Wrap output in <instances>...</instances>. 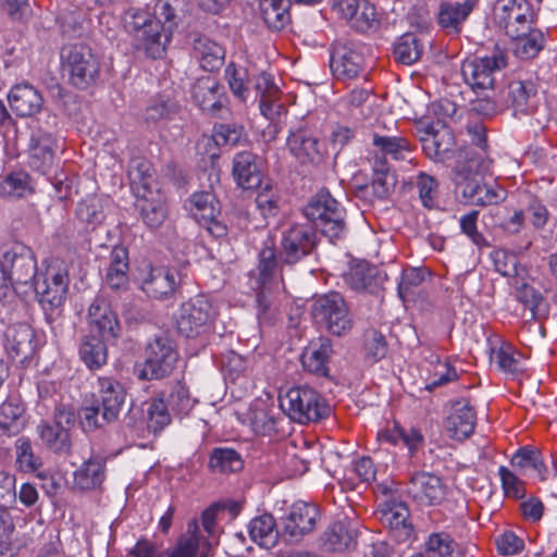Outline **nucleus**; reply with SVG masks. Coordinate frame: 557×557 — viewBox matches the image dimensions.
I'll list each match as a JSON object with an SVG mask.
<instances>
[{
    "instance_id": "f257e3e1",
    "label": "nucleus",
    "mask_w": 557,
    "mask_h": 557,
    "mask_svg": "<svg viewBox=\"0 0 557 557\" xmlns=\"http://www.w3.org/2000/svg\"><path fill=\"white\" fill-rule=\"evenodd\" d=\"M61 67L69 83L85 90L100 76V59L91 47L84 42L67 44L60 53Z\"/></svg>"
},
{
    "instance_id": "f03ea898",
    "label": "nucleus",
    "mask_w": 557,
    "mask_h": 557,
    "mask_svg": "<svg viewBox=\"0 0 557 557\" xmlns=\"http://www.w3.org/2000/svg\"><path fill=\"white\" fill-rule=\"evenodd\" d=\"M280 407L292 421L299 424L318 422L331 413L325 398L308 385L294 386L281 395Z\"/></svg>"
},
{
    "instance_id": "7ed1b4c3",
    "label": "nucleus",
    "mask_w": 557,
    "mask_h": 557,
    "mask_svg": "<svg viewBox=\"0 0 557 557\" xmlns=\"http://www.w3.org/2000/svg\"><path fill=\"white\" fill-rule=\"evenodd\" d=\"M124 28L134 34L137 47L144 49L152 59L161 58L170 42L169 30L162 32V25L153 22L150 14L143 9L129 8L123 15Z\"/></svg>"
},
{
    "instance_id": "20e7f679",
    "label": "nucleus",
    "mask_w": 557,
    "mask_h": 557,
    "mask_svg": "<svg viewBox=\"0 0 557 557\" xmlns=\"http://www.w3.org/2000/svg\"><path fill=\"white\" fill-rule=\"evenodd\" d=\"M304 213L331 240L341 238L346 231L345 208L325 188L311 197Z\"/></svg>"
},
{
    "instance_id": "39448f33",
    "label": "nucleus",
    "mask_w": 557,
    "mask_h": 557,
    "mask_svg": "<svg viewBox=\"0 0 557 557\" xmlns=\"http://www.w3.org/2000/svg\"><path fill=\"white\" fill-rule=\"evenodd\" d=\"M314 321L336 336L348 334L354 326V315L342 294L330 292L318 296L312 305Z\"/></svg>"
},
{
    "instance_id": "423d86ee",
    "label": "nucleus",
    "mask_w": 557,
    "mask_h": 557,
    "mask_svg": "<svg viewBox=\"0 0 557 557\" xmlns=\"http://www.w3.org/2000/svg\"><path fill=\"white\" fill-rule=\"evenodd\" d=\"M218 310L205 295H197L180 307L176 318L177 331L188 337L196 338L211 332Z\"/></svg>"
},
{
    "instance_id": "0eeeda50",
    "label": "nucleus",
    "mask_w": 557,
    "mask_h": 557,
    "mask_svg": "<svg viewBox=\"0 0 557 557\" xmlns=\"http://www.w3.org/2000/svg\"><path fill=\"white\" fill-rule=\"evenodd\" d=\"M178 360L173 341L166 334H159L148 341L145 361L138 372L140 380H160L170 375Z\"/></svg>"
},
{
    "instance_id": "6e6552de",
    "label": "nucleus",
    "mask_w": 557,
    "mask_h": 557,
    "mask_svg": "<svg viewBox=\"0 0 557 557\" xmlns=\"http://www.w3.org/2000/svg\"><path fill=\"white\" fill-rule=\"evenodd\" d=\"M403 493L417 506L432 507L446 498L447 485L442 476L433 472L414 470L409 473Z\"/></svg>"
},
{
    "instance_id": "1a4fd4ad",
    "label": "nucleus",
    "mask_w": 557,
    "mask_h": 557,
    "mask_svg": "<svg viewBox=\"0 0 557 557\" xmlns=\"http://www.w3.org/2000/svg\"><path fill=\"white\" fill-rule=\"evenodd\" d=\"M506 58L496 52L483 58L466 60L461 66L465 82L476 94L493 91L495 74L506 66Z\"/></svg>"
},
{
    "instance_id": "9d476101",
    "label": "nucleus",
    "mask_w": 557,
    "mask_h": 557,
    "mask_svg": "<svg viewBox=\"0 0 557 557\" xmlns=\"http://www.w3.org/2000/svg\"><path fill=\"white\" fill-rule=\"evenodd\" d=\"M318 245V236L308 224H294L283 231L280 243V259L285 264H296L310 256Z\"/></svg>"
},
{
    "instance_id": "9b49d317",
    "label": "nucleus",
    "mask_w": 557,
    "mask_h": 557,
    "mask_svg": "<svg viewBox=\"0 0 557 557\" xmlns=\"http://www.w3.org/2000/svg\"><path fill=\"white\" fill-rule=\"evenodd\" d=\"M188 210L199 225L212 237L220 239L227 235V226L220 220V202L211 191L194 193L188 199Z\"/></svg>"
},
{
    "instance_id": "f8f14e48",
    "label": "nucleus",
    "mask_w": 557,
    "mask_h": 557,
    "mask_svg": "<svg viewBox=\"0 0 557 557\" xmlns=\"http://www.w3.org/2000/svg\"><path fill=\"white\" fill-rule=\"evenodd\" d=\"M38 301L45 311L60 308L69 289V275L64 269L49 267L45 274L32 283Z\"/></svg>"
},
{
    "instance_id": "ddd939ff",
    "label": "nucleus",
    "mask_w": 557,
    "mask_h": 557,
    "mask_svg": "<svg viewBox=\"0 0 557 557\" xmlns=\"http://www.w3.org/2000/svg\"><path fill=\"white\" fill-rule=\"evenodd\" d=\"M3 271L7 273L8 292L10 287L27 285L36 278V260L32 250L20 244H13L2 255Z\"/></svg>"
},
{
    "instance_id": "4468645a",
    "label": "nucleus",
    "mask_w": 557,
    "mask_h": 557,
    "mask_svg": "<svg viewBox=\"0 0 557 557\" xmlns=\"http://www.w3.org/2000/svg\"><path fill=\"white\" fill-rule=\"evenodd\" d=\"M422 148L428 158L435 162L450 159L458 161V150H455L456 139L453 131L440 122L428 124L419 129Z\"/></svg>"
},
{
    "instance_id": "2eb2a0df",
    "label": "nucleus",
    "mask_w": 557,
    "mask_h": 557,
    "mask_svg": "<svg viewBox=\"0 0 557 557\" xmlns=\"http://www.w3.org/2000/svg\"><path fill=\"white\" fill-rule=\"evenodd\" d=\"M492 161L481 154H473L469 161L458 159L453 170V181L460 189L462 197L473 205L481 186L479 177L490 171Z\"/></svg>"
},
{
    "instance_id": "dca6fc26",
    "label": "nucleus",
    "mask_w": 557,
    "mask_h": 557,
    "mask_svg": "<svg viewBox=\"0 0 557 557\" xmlns=\"http://www.w3.org/2000/svg\"><path fill=\"white\" fill-rule=\"evenodd\" d=\"M532 10L527 0H497L494 18L508 36H519L532 24Z\"/></svg>"
},
{
    "instance_id": "f3484780",
    "label": "nucleus",
    "mask_w": 557,
    "mask_h": 557,
    "mask_svg": "<svg viewBox=\"0 0 557 557\" xmlns=\"http://www.w3.org/2000/svg\"><path fill=\"white\" fill-rule=\"evenodd\" d=\"M87 321L90 334H96L103 339L116 341L121 334L117 315L102 296H97L90 304Z\"/></svg>"
},
{
    "instance_id": "a211bd4d",
    "label": "nucleus",
    "mask_w": 557,
    "mask_h": 557,
    "mask_svg": "<svg viewBox=\"0 0 557 557\" xmlns=\"http://www.w3.org/2000/svg\"><path fill=\"white\" fill-rule=\"evenodd\" d=\"M190 92L193 101L203 112L220 115L225 109L227 98L224 88L212 75H205L196 79Z\"/></svg>"
},
{
    "instance_id": "6ab92c4d",
    "label": "nucleus",
    "mask_w": 557,
    "mask_h": 557,
    "mask_svg": "<svg viewBox=\"0 0 557 557\" xmlns=\"http://www.w3.org/2000/svg\"><path fill=\"white\" fill-rule=\"evenodd\" d=\"M330 67L337 79H354L366 70L363 52L354 45L336 46L331 53Z\"/></svg>"
},
{
    "instance_id": "aec40b11",
    "label": "nucleus",
    "mask_w": 557,
    "mask_h": 557,
    "mask_svg": "<svg viewBox=\"0 0 557 557\" xmlns=\"http://www.w3.org/2000/svg\"><path fill=\"white\" fill-rule=\"evenodd\" d=\"M318 518L319 510L315 506L304 502L295 503L283 520V536L289 542H298L314 529Z\"/></svg>"
},
{
    "instance_id": "412c9836",
    "label": "nucleus",
    "mask_w": 557,
    "mask_h": 557,
    "mask_svg": "<svg viewBox=\"0 0 557 557\" xmlns=\"http://www.w3.org/2000/svg\"><path fill=\"white\" fill-rule=\"evenodd\" d=\"M503 100L515 115L533 114L539 104L536 85L531 81L510 82L503 92Z\"/></svg>"
},
{
    "instance_id": "4be33fe9",
    "label": "nucleus",
    "mask_w": 557,
    "mask_h": 557,
    "mask_svg": "<svg viewBox=\"0 0 557 557\" xmlns=\"http://www.w3.org/2000/svg\"><path fill=\"white\" fill-rule=\"evenodd\" d=\"M338 10L360 33H368L380 26L376 9L368 0H339Z\"/></svg>"
},
{
    "instance_id": "5701e85b",
    "label": "nucleus",
    "mask_w": 557,
    "mask_h": 557,
    "mask_svg": "<svg viewBox=\"0 0 557 557\" xmlns=\"http://www.w3.org/2000/svg\"><path fill=\"white\" fill-rule=\"evenodd\" d=\"M286 145L290 154L301 164H319L323 160V145L305 129L290 132Z\"/></svg>"
},
{
    "instance_id": "b1692460",
    "label": "nucleus",
    "mask_w": 557,
    "mask_h": 557,
    "mask_svg": "<svg viewBox=\"0 0 557 557\" xmlns=\"http://www.w3.org/2000/svg\"><path fill=\"white\" fill-rule=\"evenodd\" d=\"M475 421V412L469 403L457 400L451 404L444 426L450 438L462 441L473 433Z\"/></svg>"
},
{
    "instance_id": "393cba45",
    "label": "nucleus",
    "mask_w": 557,
    "mask_h": 557,
    "mask_svg": "<svg viewBox=\"0 0 557 557\" xmlns=\"http://www.w3.org/2000/svg\"><path fill=\"white\" fill-rule=\"evenodd\" d=\"M233 177L243 189L261 187L262 168L259 158L250 151H242L233 159Z\"/></svg>"
},
{
    "instance_id": "a878e982",
    "label": "nucleus",
    "mask_w": 557,
    "mask_h": 557,
    "mask_svg": "<svg viewBox=\"0 0 557 557\" xmlns=\"http://www.w3.org/2000/svg\"><path fill=\"white\" fill-rule=\"evenodd\" d=\"M333 352L331 339L320 337L304 350L301 364L307 372L317 376L327 377L330 375L329 363Z\"/></svg>"
},
{
    "instance_id": "bb28decb",
    "label": "nucleus",
    "mask_w": 557,
    "mask_h": 557,
    "mask_svg": "<svg viewBox=\"0 0 557 557\" xmlns=\"http://www.w3.org/2000/svg\"><path fill=\"white\" fill-rule=\"evenodd\" d=\"M98 393L101 401L102 419L114 422L126 397L123 385L112 377L102 376L98 379Z\"/></svg>"
},
{
    "instance_id": "cd10ccee",
    "label": "nucleus",
    "mask_w": 557,
    "mask_h": 557,
    "mask_svg": "<svg viewBox=\"0 0 557 557\" xmlns=\"http://www.w3.org/2000/svg\"><path fill=\"white\" fill-rule=\"evenodd\" d=\"M479 0H463L462 2H442L437 13L438 25L448 34H459Z\"/></svg>"
},
{
    "instance_id": "c85d7f7f",
    "label": "nucleus",
    "mask_w": 557,
    "mask_h": 557,
    "mask_svg": "<svg viewBox=\"0 0 557 557\" xmlns=\"http://www.w3.org/2000/svg\"><path fill=\"white\" fill-rule=\"evenodd\" d=\"M128 251L123 246H114L104 265V284L114 290L125 289L128 285Z\"/></svg>"
},
{
    "instance_id": "c756f323",
    "label": "nucleus",
    "mask_w": 557,
    "mask_h": 557,
    "mask_svg": "<svg viewBox=\"0 0 557 557\" xmlns=\"http://www.w3.org/2000/svg\"><path fill=\"white\" fill-rule=\"evenodd\" d=\"M29 166L42 174L49 173L54 164V153L59 148L58 140L50 133L39 132L34 135Z\"/></svg>"
},
{
    "instance_id": "7c9ffc66",
    "label": "nucleus",
    "mask_w": 557,
    "mask_h": 557,
    "mask_svg": "<svg viewBox=\"0 0 557 557\" xmlns=\"http://www.w3.org/2000/svg\"><path fill=\"white\" fill-rule=\"evenodd\" d=\"M176 275L166 268H151L141 282V289L154 299H166L174 295L176 289Z\"/></svg>"
},
{
    "instance_id": "2f4dec72",
    "label": "nucleus",
    "mask_w": 557,
    "mask_h": 557,
    "mask_svg": "<svg viewBox=\"0 0 557 557\" xmlns=\"http://www.w3.org/2000/svg\"><path fill=\"white\" fill-rule=\"evenodd\" d=\"M11 109L20 116H32L42 107V97L29 84H16L8 95Z\"/></svg>"
},
{
    "instance_id": "473e14b6",
    "label": "nucleus",
    "mask_w": 557,
    "mask_h": 557,
    "mask_svg": "<svg viewBox=\"0 0 557 557\" xmlns=\"http://www.w3.org/2000/svg\"><path fill=\"white\" fill-rule=\"evenodd\" d=\"M34 332L29 325L17 323L9 325L3 333V347L9 357L27 358L33 351Z\"/></svg>"
},
{
    "instance_id": "72a5a7b5",
    "label": "nucleus",
    "mask_w": 557,
    "mask_h": 557,
    "mask_svg": "<svg viewBox=\"0 0 557 557\" xmlns=\"http://www.w3.org/2000/svg\"><path fill=\"white\" fill-rule=\"evenodd\" d=\"M135 206L143 221L150 228L159 227L166 218L165 200L158 190L137 195Z\"/></svg>"
},
{
    "instance_id": "f704fd0d",
    "label": "nucleus",
    "mask_w": 557,
    "mask_h": 557,
    "mask_svg": "<svg viewBox=\"0 0 557 557\" xmlns=\"http://www.w3.org/2000/svg\"><path fill=\"white\" fill-rule=\"evenodd\" d=\"M106 480V459L91 456L74 472V484L82 491L101 487Z\"/></svg>"
},
{
    "instance_id": "c9c22d12",
    "label": "nucleus",
    "mask_w": 557,
    "mask_h": 557,
    "mask_svg": "<svg viewBox=\"0 0 557 557\" xmlns=\"http://www.w3.org/2000/svg\"><path fill=\"white\" fill-rule=\"evenodd\" d=\"M357 532L347 520L332 523L322 536V546L327 552H344L356 543Z\"/></svg>"
},
{
    "instance_id": "e433bc0d",
    "label": "nucleus",
    "mask_w": 557,
    "mask_h": 557,
    "mask_svg": "<svg viewBox=\"0 0 557 557\" xmlns=\"http://www.w3.org/2000/svg\"><path fill=\"white\" fill-rule=\"evenodd\" d=\"M372 145L374 148V156L384 158L387 157L393 160H407L411 153V145L405 137L373 134Z\"/></svg>"
},
{
    "instance_id": "4c0bfd02",
    "label": "nucleus",
    "mask_w": 557,
    "mask_h": 557,
    "mask_svg": "<svg viewBox=\"0 0 557 557\" xmlns=\"http://www.w3.org/2000/svg\"><path fill=\"white\" fill-rule=\"evenodd\" d=\"M112 341L103 339L96 334H87L82 338L79 345V357L90 370H98L108 361L107 343Z\"/></svg>"
},
{
    "instance_id": "58836bf2",
    "label": "nucleus",
    "mask_w": 557,
    "mask_h": 557,
    "mask_svg": "<svg viewBox=\"0 0 557 557\" xmlns=\"http://www.w3.org/2000/svg\"><path fill=\"white\" fill-rule=\"evenodd\" d=\"M519 36H509L513 40V52L522 60L535 58L544 48V35L539 29L531 28L529 25L524 30H518Z\"/></svg>"
},
{
    "instance_id": "ea45409f",
    "label": "nucleus",
    "mask_w": 557,
    "mask_h": 557,
    "mask_svg": "<svg viewBox=\"0 0 557 557\" xmlns=\"http://www.w3.org/2000/svg\"><path fill=\"white\" fill-rule=\"evenodd\" d=\"M37 433L44 445L55 454H67L71 450V438L66 428L50 422H41Z\"/></svg>"
},
{
    "instance_id": "a19ab883",
    "label": "nucleus",
    "mask_w": 557,
    "mask_h": 557,
    "mask_svg": "<svg viewBox=\"0 0 557 557\" xmlns=\"http://www.w3.org/2000/svg\"><path fill=\"white\" fill-rule=\"evenodd\" d=\"M373 178L371 188L377 199H385L389 196L396 185V175L389 170L384 158L372 157L371 159Z\"/></svg>"
},
{
    "instance_id": "79ce46f5",
    "label": "nucleus",
    "mask_w": 557,
    "mask_h": 557,
    "mask_svg": "<svg viewBox=\"0 0 557 557\" xmlns=\"http://www.w3.org/2000/svg\"><path fill=\"white\" fill-rule=\"evenodd\" d=\"M376 270L366 261L352 263L343 274L344 282L354 290L373 292L376 287Z\"/></svg>"
},
{
    "instance_id": "37998d69",
    "label": "nucleus",
    "mask_w": 557,
    "mask_h": 557,
    "mask_svg": "<svg viewBox=\"0 0 557 557\" xmlns=\"http://www.w3.org/2000/svg\"><path fill=\"white\" fill-rule=\"evenodd\" d=\"M236 414L238 420L249 425L256 434L268 435L274 430V418L261 401L251 405L245 413Z\"/></svg>"
},
{
    "instance_id": "c03bdc74",
    "label": "nucleus",
    "mask_w": 557,
    "mask_h": 557,
    "mask_svg": "<svg viewBox=\"0 0 557 557\" xmlns=\"http://www.w3.org/2000/svg\"><path fill=\"white\" fill-rule=\"evenodd\" d=\"M194 54L202 69L212 71L222 64L223 48L207 36H199L194 40Z\"/></svg>"
},
{
    "instance_id": "a18cd8bd",
    "label": "nucleus",
    "mask_w": 557,
    "mask_h": 557,
    "mask_svg": "<svg viewBox=\"0 0 557 557\" xmlns=\"http://www.w3.org/2000/svg\"><path fill=\"white\" fill-rule=\"evenodd\" d=\"M249 534L258 545L265 548L273 547L278 539L273 516L265 513L252 519L249 523Z\"/></svg>"
},
{
    "instance_id": "49530a36",
    "label": "nucleus",
    "mask_w": 557,
    "mask_h": 557,
    "mask_svg": "<svg viewBox=\"0 0 557 557\" xmlns=\"http://www.w3.org/2000/svg\"><path fill=\"white\" fill-rule=\"evenodd\" d=\"M208 467L214 473H233L243 469L244 461L235 449L215 447L210 453Z\"/></svg>"
},
{
    "instance_id": "de8ad7c7",
    "label": "nucleus",
    "mask_w": 557,
    "mask_h": 557,
    "mask_svg": "<svg viewBox=\"0 0 557 557\" xmlns=\"http://www.w3.org/2000/svg\"><path fill=\"white\" fill-rule=\"evenodd\" d=\"M128 176L137 195L153 191L154 170L148 160L133 159L128 166Z\"/></svg>"
},
{
    "instance_id": "09e8293b",
    "label": "nucleus",
    "mask_w": 557,
    "mask_h": 557,
    "mask_svg": "<svg viewBox=\"0 0 557 557\" xmlns=\"http://www.w3.org/2000/svg\"><path fill=\"white\" fill-rule=\"evenodd\" d=\"M423 45L414 34L407 33L400 36L394 45L395 60L404 65H411L420 60Z\"/></svg>"
},
{
    "instance_id": "8fccbe9b",
    "label": "nucleus",
    "mask_w": 557,
    "mask_h": 557,
    "mask_svg": "<svg viewBox=\"0 0 557 557\" xmlns=\"http://www.w3.org/2000/svg\"><path fill=\"white\" fill-rule=\"evenodd\" d=\"M290 2L259 1V9L264 23L269 28L280 30L289 21Z\"/></svg>"
},
{
    "instance_id": "3c124183",
    "label": "nucleus",
    "mask_w": 557,
    "mask_h": 557,
    "mask_svg": "<svg viewBox=\"0 0 557 557\" xmlns=\"http://www.w3.org/2000/svg\"><path fill=\"white\" fill-rule=\"evenodd\" d=\"M284 263L277 259L274 247H264L259 252V262L257 267L258 283L262 288L267 287L277 274L280 267Z\"/></svg>"
},
{
    "instance_id": "603ef678",
    "label": "nucleus",
    "mask_w": 557,
    "mask_h": 557,
    "mask_svg": "<svg viewBox=\"0 0 557 557\" xmlns=\"http://www.w3.org/2000/svg\"><path fill=\"white\" fill-rule=\"evenodd\" d=\"M409 510L405 504H398L389 508L383 515V520L396 532L399 540H407L412 534V527L407 522Z\"/></svg>"
},
{
    "instance_id": "864d4df0",
    "label": "nucleus",
    "mask_w": 557,
    "mask_h": 557,
    "mask_svg": "<svg viewBox=\"0 0 557 557\" xmlns=\"http://www.w3.org/2000/svg\"><path fill=\"white\" fill-rule=\"evenodd\" d=\"M24 407L15 400H7L0 406V429L9 435L16 434L23 426Z\"/></svg>"
},
{
    "instance_id": "5fc2aeb1",
    "label": "nucleus",
    "mask_w": 557,
    "mask_h": 557,
    "mask_svg": "<svg viewBox=\"0 0 557 557\" xmlns=\"http://www.w3.org/2000/svg\"><path fill=\"white\" fill-rule=\"evenodd\" d=\"M76 216L91 227L101 224L104 220L102 199L96 195L83 199L76 207Z\"/></svg>"
},
{
    "instance_id": "6e6d98bb",
    "label": "nucleus",
    "mask_w": 557,
    "mask_h": 557,
    "mask_svg": "<svg viewBox=\"0 0 557 557\" xmlns=\"http://www.w3.org/2000/svg\"><path fill=\"white\" fill-rule=\"evenodd\" d=\"M432 358L431 364L433 369L426 377V384L424 387L429 392L458 379L456 369L448 362L441 361L437 356H432Z\"/></svg>"
},
{
    "instance_id": "4d7b16f0",
    "label": "nucleus",
    "mask_w": 557,
    "mask_h": 557,
    "mask_svg": "<svg viewBox=\"0 0 557 557\" xmlns=\"http://www.w3.org/2000/svg\"><path fill=\"white\" fill-rule=\"evenodd\" d=\"M198 531V522L191 520L187 525L186 534L178 537L177 544L169 557H197L199 549Z\"/></svg>"
},
{
    "instance_id": "13d9d810",
    "label": "nucleus",
    "mask_w": 557,
    "mask_h": 557,
    "mask_svg": "<svg viewBox=\"0 0 557 557\" xmlns=\"http://www.w3.org/2000/svg\"><path fill=\"white\" fill-rule=\"evenodd\" d=\"M170 409L177 416H187L196 404V399L191 398L189 391L182 382H176L166 398Z\"/></svg>"
},
{
    "instance_id": "bf43d9fd",
    "label": "nucleus",
    "mask_w": 557,
    "mask_h": 557,
    "mask_svg": "<svg viewBox=\"0 0 557 557\" xmlns=\"http://www.w3.org/2000/svg\"><path fill=\"white\" fill-rule=\"evenodd\" d=\"M16 467L25 473L35 472L41 467V460L35 456L30 441L21 437L15 443Z\"/></svg>"
},
{
    "instance_id": "052dcab7",
    "label": "nucleus",
    "mask_w": 557,
    "mask_h": 557,
    "mask_svg": "<svg viewBox=\"0 0 557 557\" xmlns=\"http://www.w3.org/2000/svg\"><path fill=\"white\" fill-rule=\"evenodd\" d=\"M178 106L176 101L166 95L156 97L146 109V119L158 122L170 120L176 114Z\"/></svg>"
},
{
    "instance_id": "680f3d73",
    "label": "nucleus",
    "mask_w": 557,
    "mask_h": 557,
    "mask_svg": "<svg viewBox=\"0 0 557 557\" xmlns=\"http://www.w3.org/2000/svg\"><path fill=\"white\" fill-rule=\"evenodd\" d=\"M29 176L25 172H14L0 183V194L4 197L21 198L29 194Z\"/></svg>"
},
{
    "instance_id": "e2e57ef3",
    "label": "nucleus",
    "mask_w": 557,
    "mask_h": 557,
    "mask_svg": "<svg viewBox=\"0 0 557 557\" xmlns=\"http://www.w3.org/2000/svg\"><path fill=\"white\" fill-rule=\"evenodd\" d=\"M363 349L366 357L372 362H376L386 356L388 345L385 336L380 331L370 329L363 334Z\"/></svg>"
},
{
    "instance_id": "0e129e2a",
    "label": "nucleus",
    "mask_w": 557,
    "mask_h": 557,
    "mask_svg": "<svg viewBox=\"0 0 557 557\" xmlns=\"http://www.w3.org/2000/svg\"><path fill=\"white\" fill-rule=\"evenodd\" d=\"M455 541L447 533H433L424 544L426 557H455Z\"/></svg>"
},
{
    "instance_id": "69168bd1",
    "label": "nucleus",
    "mask_w": 557,
    "mask_h": 557,
    "mask_svg": "<svg viewBox=\"0 0 557 557\" xmlns=\"http://www.w3.org/2000/svg\"><path fill=\"white\" fill-rule=\"evenodd\" d=\"M256 196V206L264 219L274 216L278 209V195L276 188L270 183L265 182Z\"/></svg>"
},
{
    "instance_id": "338daca9",
    "label": "nucleus",
    "mask_w": 557,
    "mask_h": 557,
    "mask_svg": "<svg viewBox=\"0 0 557 557\" xmlns=\"http://www.w3.org/2000/svg\"><path fill=\"white\" fill-rule=\"evenodd\" d=\"M169 405L163 398H153L147 409L148 426L154 433L160 432L171 423Z\"/></svg>"
},
{
    "instance_id": "774afa93",
    "label": "nucleus",
    "mask_w": 557,
    "mask_h": 557,
    "mask_svg": "<svg viewBox=\"0 0 557 557\" xmlns=\"http://www.w3.org/2000/svg\"><path fill=\"white\" fill-rule=\"evenodd\" d=\"M224 77L233 95L240 101L245 102L249 96V89L246 85V70L243 67H236L234 64H228L225 67Z\"/></svg>"
}]
</instances>
